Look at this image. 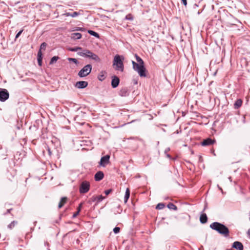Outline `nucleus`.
<instances>
[{"mask_svg": "<svg viewBox=\"0 0 250 250\" xmlns=\"http://www.w3.org/2000/svg\"><path fill=\"white\" fill-rule=\"evenodd\" d=\"M88 33L90 35H92V36H94V37H95L96 38H99V37H100L99 35V34L98 33H97V32H95V31H94L93 30H88Z\"/></svg>", "mask_w": 250, "mask_h": 250, "instance_id": "nucleus-24", "label": "nucleus"}, {"mask_svg": "<svg viewBox=\"0 0 250 250\" xmlns=\"http://www.w3.org/2000/svg\"><path fill=\"white\" fill-rule=\"evenodd\" d=\"M46 43L45 42H43L41 44V46H40V49L41 50V49H43V50H45V48H46Z\"/></svg>", "mask_w": 250, "mask_h": 250, "instance_id": "nucleus-32", "label": "nucleus"}, {"mask_svg": "<svg viewBox=\"0 0 250 250\" xmlns=\"http://www.w3.org/2000/svg\"><path fill=\"white\" fill-rule=\"evenodd\" d=\"M105 78V76L104 75V72L103 71H101L98 76V79L100 81H103Z\"/></svg>", "mask_w": 250, "mask_h": 250, "instance_id": "nucleus-23", "label": "nucleus"}, {"mask_svg": "<svg viewBox=\"0 0 250 250\" xmlns=\"http://www.w3.org/2000/svg\"><path fill=\"white\" fill-rule=\"evenodd\" d=\"M69 50L71 51L77 52V53H78V52L82 51L84 49H83V48L80 47H74L70 48L69 49Z\"/></svg>", "mask_w": 250, "mask_h": 250, "instance_id": "nucleus-22", "label": "nucleus"}, {"mask_svg": "<svg viewBox=\"0 0 250 250\" xmlns=\"http://www.w3.org/2000/svg\"><path fill=\"white\" fill-rule=\"evenodd\" d=\"M209 227L212 229L216 231L225 237H228L229 236V229L223 224L215 222L211 223Z\"/></svg>", "mask_w": 250, "mask_h": 250, "instance_id": "nucleus-2", "label": "nucleus"}, {"mask_svg": "<svg viewBox=\"0 0 250 250\" xmlns=\"http://www.w3.org/2000/svg\"><path fill=\"white\" fill-rule=\"evenodd\" d=\"M232 248L238 250H243L244 247L242 243L235 241L232 244Z\"/></svg>", "mask_w": 250, "mask_h": 250, "instance_id": "nucleus-13", "label": "nucleus"}, {"mask_svg": "<svg viewBox=\"0 0 250 250\" xmlns=\"http://www.w3.org/2000/svg\"><path fill=\"white\" fill-rule=\"evenodd\" d=\"M78 209H80V210H81V208H79V207H78Z\"/></svg>", "mask_w": 250, "mask_h": 250, "instance_id": "nucleus-47", "label": "nucleus"}, {"mask_svg": "<svg viewBox=\"0 0 250 250\" xmlns=\"http://www.w3.org/2000/svg\"><path fill=\"white\" fill-rule=\"evenodd\" d=\"M109 159L110 156L109 155H106L105 156L102 157L99 163L100 165L104 167L109 163Z\"/></svg>", "mask_w": 250, "mask_h": 250, "instance_id": "nucleus-8", "label": "nucleus"}, {"mask_svg": "<svg viewBox=\"0 0 250 250\" xmlns=\"http://www.w3.org/2000/svg\"><path fill=\"white\" fill-rule=\"evenodd\" d=\"M67 199V198L65 197H62L61 198V201L58 205V208H61L64 205V204L66 202Z\"/></svg>", "mask_w": 250, "mask_h": 250, "instance_id": "nucleus-20", "label": "nucleus"}, {"mask_svg": "<svg viewBox=\"0 0 250 250\" xmlns=\"http://www.w3.org/2000/svg\"><path fill=\"white\" fill-rule=\"evenodd\" d=\"M78 30H81V28H79V29H78Z\"/></svg>", "mask_w": 250, "mask_h": 250, "instance_id": "nucleus-46", "label": "nucleus"}, {"mask_svg": "<svg viewBox=\"0 0 250 250\" xmlns=\"http://www.w3.org/2000/svg\"><path fill=\"white\" fill-rule=\"evenodd\" d=\"M165 207V205L164 203H159L156 207L157 209H162Z\"/></svg>", "mask_w": 250, "mask_h": 250, "instance_id": "nucleus-27", "label": "nucleus"}, {"mask_svg": "<svg viewBox=\"0 0 250 250\" xmlns=\"http://www.w3.org/2000/svg\"><path fill=\"white\" fill-rule=\"evenodd\" d=\"M22 32L23 30H21L17 34L15 37V40L19 38V37L21 35Z\"/></svg>", "mask_w": 250, "mask_h": 250, "instance_id": "nucleus-34", "label": "nucleus"}, {"mask_svg": "<svg viewBox=\"0 0 250 250\" xmlns=\"http://www.w3.org/2000/svg\"><path fill=\"white\" fill-rule=\"evenodd\" d=\"M12 210V208L8 209L7 210V213H10V211Z\"/></svg>", "mask_w": 250, "mask_h": 250, "instance_id": "nucleus-43", "label": "nucleus"}, {"mask_svg": "<svg viewBox=\"0 0 250 250\" xmlns=\"http://www.w3.org/2000/svg\"><path fill=\"white\" fill-rule=\"evenodd\" d=\"M78 55L85 58L91 59L96 62H100V59L96 54L87 49H84L82 51L78 52Z\"/></svg>", "mask_w": 250, "mask_h": 250, "instance_id": "nucleus-3", "label": "nucleus"}, {"mask_svg": "<svg viewBox=\"0 0 250 250\" xmlns=\"http://www.w3.org/2000/svg\"><path fill=\"white\" fill-rule=\"evenodd\" d=\"M248 234L249 238L250 239V229H248Z\"/></svg>", "mask_w": 250, "mask_h": 250, "instance_id": "nucleus-41", "label": "nucleus"}, {"mask_svg": "<svg viewBox=\"0 0 250 250\" xmlns=\"http://www.w3.org/2000/svg\"><path fill=\"white\" fill-rule=\"evenodd\" d=\"M17 224V222L13 221L10 224L8 225V228L10 229H13L15 226Z\"/></svg>", "mask_w": 250, "mask_h": 250, "instance_id": "nucleus-28", "label": "nucleus"}, {"mask_svg": "<svg viewBox=\"0 0 250 250\" xmlns=\"http://www.w3.org/2000/svg\"><path fill=\"white\" fill-rule=\"evenodd\" d=\"M90 189V183L87 181H84L82 182L79 188L80 193L84 194L87 193Z\"/></svg>", "mask_w": 250, "mask_h": 250, "instance_id": "nucleus-6", "label": "nucleus"}, {"mask_svg": "<svg viewBox=\"0 0 250 250\" xmlns=\"http://www.w3.org/2000/svg\"><path fill=\"white\" fill-rule=\"evenodd\" d=\"M215 142V140H212L210 138H208L204 140L201 142V145L203 146H208L213 144Z\"/></svg>", "mask_w": 250, "mask_h": 250, "instance_id": "nucleus-11", "label": "nucleus"}, {"mask_svg": "<svg viewBox=\"0 0 250 250\" xmlns=\"http://www.w3.org/2000/svg\"><path fill=\"white\" fill-rule=\"evenodd\" d=\"M68 60L69 62H74V63H75L76 64H78V63H79V62L78 61V60H77L76 59H75V58H68Z\"/></svg>", "mask_w": 250, "mask_h": 250, "instance_id": "nucleus-30", "label": "nucleus"}, {"mask_svg": "<svg viewBox=\"0 0 250 250\" xmlns=\"http://www.w3.org/2000/svg\"><path fill=\"white\" fill-rule=\"evenodd\" d=\"M167 208L170 209L176 210L177 209V207L173 203H170L167 206Z\"/></svg>", "mask_w": 250, "mask_h": 250, "instance_id": "nucleus-25", "label": "nucleus"}, {"mask_svg": "<svg viewBox=\"0 0 250 250\" xmlns=\"http://www.w3.org/2000/svg\"><path fill=\"white\" fill-rule=\"evenodd\" d=\"M82 37V34L80 33H74L71 34V38L74 40H78Z\"/></svg>", "mask_w": 250, "mask_h": 250, "instance_id": "nucleus-19", "label": "nucleus"}, {"mask_svg": "<svg viewBox=\"0 0 250 250\" xmlns=\"http://www.w3.org/2000/svg\"><path fill=\"white\" fill-rule=\"evenodd\" d=\"M9 97V93L6 89L0 88V101L5 102Z\"/></svg>", "mask_w": 250, "mask_h": 250, "instance_id": "nucleus-7", "label": "nucleus"}, {"mask_svg": "<svg viewBox=\"0 0 250 250\" xmlns=\"http://www.w3.org/2000/svg\"><path fill=\"white\" fill-rule=\"evenodd\" d=\"M243 101L241 99H237L234 104V108L238 109L242 106Z\"/></svg>", "mask_w": 250, "mask_h": 250, "instance_id": "nucleus-15", "label": "nucleus"}, {"mask_svg": "<svg viewBox=\"0 0 250 250\" xmlns=\"http://www.w3.org/2000/svg\"><path fill=\"white\" fill-rule=\"evenodd\" d=\"M120 228L119 227H115L113 229V232H114V233L117 234L118 233H119L120 232Z\"/></svg>", "mask_w": 250, "mask_h": 250, "instance_id": "nucleus-33", "label": "nucleus"}, {"mask_svg": "<svg viewBox=\"0 0 250 250\" xmlns=\"http://www.w3.org/2000/svg\"><path fill=\"white\" fill-rule=\"evenodd\" d=\"M130 196V190L128 188H127L125 191V193L124 197V201L125 203H126L128 198Z\"/></svg>", "mask_w": 250, "mask_h": 250, "instance_id": "nucleus-21", "label": "nucleus"}, {"mask_svg": "<svg viewBox=\"0 0 250 250\" xmlns=\"http://www.w3.org/2000/svg\"><path fill=\"white\" fill-rule=\"evenodd\" d=\"M88 85V83L86 81H79L76 83L75 86L79 89H82Z\"/></svg>", "mask_w": 250, "mask_h": 250, "instance_id": "nucleus-12", "label": "nucleus"}, {"mask_svg": "<svg viewBox=\"0 0 250 250\" xmlns=\"http://www.w3.org/2000/svg\"><path fill=\"white\" fill-rule=\"evenodd\" d=\"M112 190L111 189H107L104 191V193L106 194V195H108L111 192Z\"/></svg>", "mask_w": 250, "mask_h": 250, "instance_id": "nucleus-36", "label": "nucleus"}, {"mask_svg": "<svg viewBox=\"0 0 250 250\" xmlns=\"http://www.w3.org/2000/svg\"><path fill=\"white\" fill-rule=\"evenodd\" d=\"M82 203H81V204H80V205H79V208H81V207H82Z\"/></svg>", "mask_w": 250, "mask_h": 250, "instance_id": "nucleus-44", "label": "nucleus"}, {"mask_svg": "<svg viewBox=\"0 0 250 250\" xmlns=\"http://www.w3.org/2000/svg\"><path fill=\"white\" fill-rule=\"evenodd\" d=\"M135 57L138 63H136L133 61H132L133 69L138 73L140 77H146V69L144 66L143 60L137 54L135 55Z\"/></svg>", "mask_w": 250, "mask_h": 250, "instance_id": "nucleus-1", "label": "nucleus"}, {"mask_svg": "<svg viewBox=\"0 0 250 250\" xmlns=\"http://www.w3.org/2000/svg\"><path fill=\"white\" fill-rule=\"evenodd\" d=\"M119 83L120 79L117 76L112 77L111 86L113 88H116L119 85Z\"/></svg>", "mask_w": 250, "mask_h": 250, "instance_id": "nucleus-9", "label": "nucleus"}, {"mask_svg": "<svg viewBox=\"0 0 250 250\" xmlns=\"http://www.w3.org/2000/svg\"><path fill=\"white\" fill-rule=\"evenodd\" d=\"M130 91L127 87L122 88L119 92V95L122 97H127Z\"/></svg>", "mask_w": 250, "mask_h": 250, "instance_id": "nucleus-10", "label": "nucleus"}, {"mask_svg": "<svg viewBox=\"0 0 250 250\" xmlns=\"http://www.w3.org/2000/svg\"><path fill=\"white\" fill-rule=\"evenodd\" d=\"M200 222L202 224H205L207 222L208 217L206 214L204 213L201 215L200 217Z\"/></svg>", "mask_w": 250, "mask_h": 250, "instance_id": "nucleus-17", "label": "nucleus"}, {"mask_svg": "<svg viewBox=\"0 0 250 250\" xmlns=\"http://www.w3.org/2000/svg\"><path fill=\"white\" fill-rule=\"evenodd\" d=\"M218 188H219V189H220V190L222 191V188H220L218 186Z\"/></svg>", "mask_w": 250, "mask_h": 250, "instance_id": "nucleus-45", "label": "nucleus"}, {"mask_svg": "<svg viewBox=\"0 0 250 250\" xmlns=\"http://www.w3.org/2000/svg\"><path fill=\"white\" fill-rule=\"evenodd\" d=\"M80 211V209H78V210H77V211H76V212H75V213L73 214V218H75V217H76V216L79 214V213Z\"/></svg>", "mask_w": 250, "mask_h": 250, "instance_id": "nucleus-35", "label": "nucleus"}, {"mask_svg": "<svg viewBox=\"0 0 250 250\" xmlns=\"http://www.w3.org/2000/svg\"><path fill=\"white\" fill-rule=\"evenodd\" d=\"M183 3L186 6L187 4V0H181Z\"/></svg>", "mask_w": 250, "mask_h": 250, "instance_id": "nucleus-39", "label": "nucleus"}, {"mask_svg": "<svg viewBox=\"0 0 250 250\" xmlns=\"http://www.w3.org/2000/svg\"><path fill=\"white\" fill-rule=\"evenodd\" d=\"M170 150V148L167 147L165 150V153L167 154V153Z\"/></svg>", "mask_w": 250, "mask_h": 250, "instance_id": "nucleus-38", "label": "nucleus"}, {"mask_svg": "<svg viewBox=\"0 0 250 250\" xmlns=\"http://www.w3.org/2000/svg\"><path fill=\"white\" fill-rule=\"evenodd\" d=\"M166 155H167V158H169V159H170V158H171V156H170V155L169 154H167H167H166Z\"/></svg>", "mask_w": 250, "mask_h": 250, "instance_id": "nucleus-42", "label": "nucleus"}, {"mask_svg": "<svg viewBox=\"0 0 250 250\" xmlns=\"http://www.w3.org/2000/svg\"><path fill=\"white\" fill-rule=\"evenodd\" d=\"M59 59V57L58 56H54L53 57L49 62L50 64H52L54 63H55Z\"/></svg>", "mask_w": 250, "mask_h": 250, "instance_id": "nucleus-26", "label": "nucleus"}, {"mask_svg": "<svg viewBox=\"0 0 250 250\" xmlns=\"http://www.w3.org/2000/svg\"><path fill=\"white\" fill-rule=\"evenodd\" d=\"M125 19L127 20L132 21L133 20V17L131 14H129L125 16Z\"/></svg>", "mask_w": 250, "mask_h": 250, "instance_id": "nucleus-31", "label": "nucleus"}, {"mask_svg": "<svg viewBox=\"0 0 250 250\" xmlns=\"http://www.w3.org/2000/svg\"><path fill=\"white\" fill-rule=\"evenodd\" d=\"M38 63L39 66H42V60H38Z\"/></svg>", "mask_w": 250, "mask_h": 250, "instance_id": "nucleus-37", "label": "nucleus"}, {"mask_svg": "<svg viewBox=\"0 0 250 250\" xmlns=\"http://www.w3.org/2000/svg\"><path fill=\"white\" fill-rule=\"evenodd\" d=\"M104 177V173L101 171H99L95 174L94 179L96 181H100L103 179Z\"/></svg>", "mask_w": 250, "mask_h": 250, "instance_id": "nucleus-14", "label": "nucleus"}, {"mask_svg": "<svg viewBox=\"0 0 250 250\" xmlns=\"http://www.w3.org/2000/svg\"><path fill=\"white\" fill-rule=\"evenodd\" d=\"M104 198L102 195H98L93 196L92 198V200L93 201H96L97 203H99L101 202Z\"/></svg>", "mask_w": 250, "mask_h": 250, "instance_id": "nucleus-16", "label": "nucleus"}, {"mask_svg": "<svg viewBox=\"0 0 250 250\" xmlns=\"http://www.w3.org/2000/svg\"><path fill=\"white\" fill-rule=\"evenodd\" d=\"M42 53L41 50H39L38 52L37 55V60H42Z\"/></svg>", "mask_w": 250, "mask_h": 250, "instance_id": "nucleus-29", "label": "nucleus"}, {"mask_svg": "<svg viewBox=\"0 0 250 250\" xmlns=\"http://www.w3.org/2000/svg\"><path fill=\"white\" fill-rule=\"evenodd\" d=\"M92 67V65L90 64L86 65L78 72V76L81 78L88 76L91 71Z\"/></svg>", "mask_w": 250, "mask_h": 250, "instance_id": "nucleus-5", "label": "nucleus"}, {"mask_svg": "<svg viewBox=\"0 0 250 250\" xmlns=\"http://www.w3.org/2000/svg\"><path fill=\"white\" fill-rule=\"evenodd\" d=\"M47 151L48 152L49 155L50 156L51 155L52 153L51 152L50 149L49 147H48V148H47Z\"/></svg>", "mask_w": 250, "mask_h": 250, "instance_id": "nucleus-40", "label": "nucleus"}, {"mask_svg": "<svg viewBox=\"0 0 250 250\" xmlns=\"http://www.w3.org/2000/svg\"><path fill=\"white\" fill-rule=\"evenodd\" d=\"M80 13L77 12H74L73 13H69V12H66L64 14V15H65L66 17H71L73 18L76 17L80 15Z\"/></svg>", "mask_w": 250, "mask_h": 250, "instance_id": "nucleus-18", "label": "nucleus"}, {"mask_svg": "<svg viewBox=\"0 0 250 250\" xmlns=\"http://www.w3.org/2000/svg\"><path fill=\"white\" fill-rule=\"evenodd\" d=\"M113 65L115 66V68L116 70L121 71L122 72L124 71V64L120 55H116L114 57Z\"/></svg>", "mask_w": 250, "mask_h": 250, "instance_id": "nucleus-4", "label": "nucleus"}]
</instances>
